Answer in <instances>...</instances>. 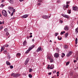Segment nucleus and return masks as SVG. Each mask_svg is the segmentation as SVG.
Segmentation results:
<instances>
[{"label": "nucleus", "mask_w": 78, "mask_h": 78, "mask_svg": "<svg viewBox=\"0 0 78 78\" xmlns=\"http://www.w3.org/2000/svg\"><path fill=\"white\" fill-rule=\"evenodd\" d=\"M2 14L4 16H5V17H7V16H8V13H7V12L6 10H4L2 11Z\"/></svg>", "instance_id": "obj_1"}, {"label": "nucleus", "mask_w": 78, "mask_h": 78, "mask_svg": "<svg viewBox=\"0 0 78 78\" xmlns=\"http://www.w3.org/2000/svg\"><path fill=\"white\" fill-rule=\"evenodd\" d=\"M20 75L19 74H16L15 73H12L11 74V76H13V77H18Z\"/></svg>", "instance_id": "obj_2"}, {"label": "nucleus", "mask_w": 78, "mask_h": 78, "mask_svg": "<svg viewBox=\"0 0 78 78\" xmlns=\"http://www.w3.org/2000/svg\"><path fill=\"white\" fill-rule=\"evenodd\" d=\"M48 58L49 60H50V62H53V58H52L51 56H49Z\"/></svg>", "instance_id": "obj_3"}, {"label": "nucleus", "mask_w": 78, "mask_h": 78, "mask_svg": "<svg viewBox=\"0 0 78 78\" xmlns=\"http://www.w3.org/2000/svg\"><path fill=\"white\" fill-rule=\"evenodd\" d=\"M62 16L63 17H65V18H67V19H69V16H68V15L62 14Z\"/></svg>", "instance_id": "obj_4"}, {"label": "nucleus", "mask_w": 78, "mask_h": 78, "mask_svg": "<svg viewBox=\"0 0 78 78\" xmlns=\"http://www.w3.org/2000/svg\"><path fill=\"white\" fill-rule=\"evenodd\" d=\"M73 9L74 11H76V10H78V8L76 6H73Z\"/></svg>", "instance_id": "obj_5"}, {"label": "nucleus", "mask_w": 78, "mask_h": 78, "mask_svg": "<svg viewBox=\"0 0 78 78\" xmlns=\"http://www.w3.org/2000/svg\"><path fill=\"white\" fill-rule=\"evenodd\" d=\"M42 1H43V0H38V5H41V3Z\"/></svg>", "instance_id": "obj_6"}, {"label": "nucleus", "mask_w": 78, "mask_h": 78, "mask_svg": "<svg viewBox=\"0 0 78 78\" xmlns=\"http://www.w3.org/2000/svg\"><path fill=\"white\" fill-rule=\"evenodd\" d=\"M29 61V58H27L25 62V63H24L25 65H27V64H28V62Z\"/></svg>", "instance_id": "obj_7"}, {"label": "nucleus", "mask_w": 78, "mask_h": 78, "mask_svg": "<svg viewBox=\"0 0 78 78\" xmlns=\"http://www.w3.org/2000/svg\"><path fill=\"white\" fill-rule=\"evenodd\" d=\"M28 17V15L26 14L23 15L22 16V18H27Z\"/></svg>", "instance_id": "obj_8"}, {"label": "nucleus", "mask_w": 78, "mask_h": 78, "mask_svg": "<svg viewBox=\"0 0 78 78\" xmlns=\"http://www.w3.org/2000/svg\"><path fill=\"white\" fill-rule=\"evenodd\" d=\"M41 47H39L37 49V50L36 51L37 52H39V51H40L41 50Z\"/></svg>", "instance_id": "obj_9"}, {"label": "nucleus", "mask_w": 78, "mask_h": 78, "mask_svg": "<svg viewBox=\"0 0 78 78\" xmlns=\"http://www.w3.org/2000/svg\"><path fill=\"white\" fill-rule=\"evenodd\" d=\"M64 30H69V27L68 26L66 25L65 26V27L64 28Z\"/></svg>", "instance_id": "obj_10"}, {"label": "nucleus", "mask_w": 78, "mask_h": 78, "mask_svg": "<svg viewBox=\"0 0 78 78\" xmlns=\"http://www.w3.org/2000/svg\"><path fill=\"white\" fill-rule=\"evenodd\" d=\"M21 54L20 53H18L16 54V56L17 58H19Z\"/></svg>", "instance_id": "obj_11"}, {"label": "nucleus", "mask_w": 78, "mask_h": 78, "mask_svg": "<svg viewBox=\"0 0 78 78\" xmlns=\"http://www.w3.org/2000/svg\"><path fill=\"white\" fill-rule=\"evenodd\" d=\"M54 56L55 58H58L59 57V54L57 53H56L54 55Z\"/></svg>", "instance_id": "obj_12"}, {"label": "nucleus", "mask_w": 78, "mask_h": 78, "mask_svg": "<svg viewBox=\"0 0 78 78\" xmlns=\"http://www.w3.org/2000/svg\"><path fill=\"white\" fill-rule=\"evenodd\" d=\"M72 51L69 52L68 54L67 55V56H70L72 55Z\"/></svg>", "instance_id": "obj_13"}, {"label": "nucleus", "mask_w": 78, "mask_h": 78, "mask_svg": "<svg viewBox=\"0 0 78 78\" xmlns=\"http://www.w3.org/2000/svg\"><path fill=\"white\" fill-rule=\"evenodd\" d=\"M34 47H35V46L34 45H32L31 47L30 48L29 50H31L32 48H34Z\"/></svg>", "instance_id": "obj_14"}, {"label": "nucleus", "mask_w": 78, "mask_h": 78, "mask_svg": "<svg viewBox=\"0 0 78 78\" xmlns=\"http://www.w3.org/2000/svg\"><path fill=\"white\" fill-rule=\"evenodd\" d=\"M42 17L43 18V19H48V17L47 16H42Z\"/></svg>", "instance_id": "obj_15"}, {"label": "nucleus", "mask_w": 78, "mask_h": 78, "mask_svg": "<svg viewBox=\"0 0 78 78\" xmlns=\"http://www.w3.org/2000/svg\"><path fill=\"white\" fill-rule=\"evenodd\" d=\"M27 41H25L23 42V45L24 46H25L27 44Z\"/></svg>", "instance_id": "obj_16"}, {"label": "nucleus", "mask_w": 78, "mask_h": 78, "mask_svg": "<svg viewBox=\"0 0 78 78\" xmlns=\"http://www.w3.org/2000/svg\"><path fill=\"white\" fill-rule=\"evenodd\" d=\"M54 68V65H51V67L50 68V69H53Z\"/></svg>", "instance_id": "obj_17"}, {"label": "nucleus", "mask_w": 78, "mask_h": 78, "mask_svg": "<svg viewBox=\"0 0 78 78\" xmlns=\"http://www.w3.org/2000/svg\"><path fill=\"white\" fill-rule=\"evenodd\" d=\"M30 48H29L26 51L25 53L26 54H27V53H28L29 52H30Z\"/></svg>", "instance_id": "obj_18"}, {"label": "nucleus", "mask_w": 78, "mask_h": 78, "mask_svg": "<svg viewBox=\"0 0 78 78\" xmlns=\"http://www.w3.org/2000/svg\"><path fill=\"white\" fill-rule=\"evenodd\" d=\"M6 64L7 65H8V66H11V63H9V62L6 61Z\"/></svg>", "instance_id": "obj_19"}, {"label": "nucleus", "mask_w": 78, "mask_h": 78, "mask_svg": "<svg viewBox=\"0 0 78 78\" xmlns=\"http://www.w3.org/2000/svg\"><path fill=\"white\" fill-rule=\"evenodd\" d=\"M5 49V47H2L1 48V51H2L3 50H4Z\"/></svg>", "instance_id": "obj_20"}, {"label": "nucleus", "mask_w": 78, "mask_h": 78, "mask_svg": "<svg viewBox=\"0 0 78 78\" xmlns=\"http://www.w3.org/2000/svg\"><path fill=\"white\" fill-rule=\"evenodd\" d=\"M9 2L10 3L12 4H13V3H14V1L13 0H9Z\"/></svg>", "instance_id": "obj_21"}, {"label": "nucleus", "mask_w": 78, "mask_h": 78, "mask_svg": "<svg viewBox=\"0 0 78 78\" xmlns=\"http://www.w3.org/2000/svg\"><path fill=\"white\" fill-rule=\"evenodd\" d=\"M9 10H12V9H14V8L12 7H9Z\"/></svg>", "instance_id": "obj_22"}, {"label": "nucleus", "mask_w": 78, "mask_h": 78, "mask_svg": "<svg viewBox=\"0 0 78 78\" xmlns=\"http://www.w3.org/2000/svg\"><path fill=\"white\" fill-rule=\"evenodd\" d=\"M4 23L5 21H3L2 22L0 21V25H2V24H4Z\"/></svg>", "instance_id": "obj_23"}, {"label": "nucleus", "mask_w": 78, "mask_h": 78, "mask_svg": "<svg viewBox=\"0 0 78 78\" xmlns=\"http://www.w3.org/2000/svg\"><path fill=\"white\" fill-rule=\"evenodd\" d=\"M77 43H78V38H76L75 40L76 44H77Z\"/></svg>", "instance_id": "obj_24"}, {"label": "nucleus", "mask_w": 78, "mask_h": 78, "mask_svg": "<svg viewBox=\"0 0 78 78\" xmlns=\"http://www.w3.org/2000/svg\"><path fill=\"white\" fill-rule=\"evenodd\" d=\"M68 35H69V33H66L65 34V37H67V36H68Z\"/></svg>", "instance_id": "obj_25"}, {"label": "nucleus", "mask_w": 78, "mask_h": 78, "mask_svg": "<svg viewBox=\"0 0 78 78\" xmlns=\"http://www.w3.org/2000/svg\"><path fill=\"white\" fill-rule=\"evenodd\" d=\"M61 56H62V58L64 57V56H65V54H64V53H62Z\"/></svg>", "instance_id": "obj_26"}, {"label": "nucleus", "mask_w": 78, "mask_h": 78, "mask_svg": "<svg viewBox=\"0 0 78 78\" xmlns=\"http://www.w3.org/2000/svg\"><path fill=\"white\" fill-rule=\"evenodd\" d=\"M78 28H77L76 29L75 32H76V33H78Z\"/></svg>", "instance_id": "obj_27"}, {"label": "nucleus", "mask_w": 78, "mask_h": 78, "mask_svg": "<svg viewBox=\"0 0 78 78\" xmlns=\"http://www.w3.org/2000/svg\"><path fill=\"white\" fill-rule=\"evenodd\" d=\"M68 13L70 14V13H71V10H68Z\"/></svg>", "instance_id": "obj_28"}, {"label": "nucleus", "mask_w": 78, "mask_h": 78, "mask_svg": "<svg viewBox=\"0 0 78 78\" xmlns=\"http://www.w3.org/2000/svg\"><path fill=\"white\" fill-rule=\"evenodd\" d=\"M67 47H68V46L67 45H65L64 47V48L65 49H66V48H67Z\"/></svg>", "instance_id": "obj_29"}, {"label": "nucleus", "mask_w": 78, "mask_h": 78, "mask_svg": "<svg viewBox=\"0 0 78 78\" xmlns=\"http://www.w3.org/2000/svg\"><path fill=\"white\" fill-rule=\"evenodd\" d=\"M65 33V31H64L63 32H61L60 34H61L62 35V34H64V33Z\"/></svg>", "instance_id": "obj_30"}, {"label": "nucleus", "mask_w": 78, "mask_h": 78, "mask_svg": "<svg viewBox=\"0 0 78 78\" xmlns=\"http://www.w3.org/2000/svg\"><path fill=\"white\" fill-rule=\"evenodd\" d=\"M9 47V45L8 44H5L4 45V47Z\"/></svg>", "instance_id": "obj_31"}, {"label": "nucleus", "mask_w": 78, "mask_h": 78, "mask_svg": "<svg viewBox=\"0 0 78 78\" xmlns=\"http://www.w3.org/2000/svg\"><path fill=\"white\" fill-rule=\"evenodd\" d=\"M29 78H32V75L31 74H29Z\"/></svg>", "instance_id": "obj_32"}, {"label": "nucleus", "mask_w": 78, "mask_h": 78, "mask_svg": "<svg viewBox=\"0 0 78 78\" xmlns=\"http://www.w3.org/2000/svg\"><path fill=\"white\" fill-rule=\"evenodd\" d=\"M66 4L68 5L70 3V2H69V1L66 2Z\"/></svg>", "instance_id": "obj_33"}, {"label": "nucleus", "mask_w": 78, "mask_h": 78, "mask_svg": "<svg viewBox=\"0 0 78 78\" xmlns=\"http://www.w3.org/2000/svg\"><path fill=\"white\" fill-rule=\"evenodd\" d=\"M58 33H55V36H58Z\"/></svg>", "instance_id": "obj_34"}, {"label": "nucleus", "mask_w": 78, "mask_h": 78, "mask_svg": "<svg viewBox=\"0 0 78 78\" xmlns=\"http://www.w3.org/2000/svg\"><path fill=\"white\" fill-rule=\"evenodd\" d=\"M4 5L3 4H2L1 5V8H3L4 6Z\"/></svg>", "instance_id": "obj_35"}, {"label": "nucleus", "mask_w": 78, "mask_h": 78, "mask_svg": "<svg viewBox=\"0 0 78 78\" xmlns=\"http://www.w3.org/2000/svg\"><path fill=\"white\" fill-rule=\"evenodd\" d=\"M69 64V62H67L66 64V66H68Z\"/></svg>", "instance_id": "obj_36"}, {"label": "nucleus", "mask_w": 78, "mask_h": 78, "mask_svg": "<svg viewBox=\"0 0 78 78\" xmlns=\"http://www.w3.org/2000/svg\"><path fill=\"white\" fill-rule=\"evenodd\" d=\"M69 5H67L65 7V8H68V7H69Z\"/></svg>", "instance_id": "obj_37"}, {"label": "nucleus", "mask_w": 78, "mask_h": 78, "mask_svg": "<svg viewBox=\"0 0 78 78\" xmlns=\"http://www.w3.org/2000/svg\"><path fill=\"white\" fill-rule=\"evenodd\" d=\"M32 70V69H29V72H31Z\"/></svg>", "instance_id": "obj_38"}, {"label": "nucleus", "mask_w": 78, "mask_h": 78, "mask_svg": "<svg viewBox=\"0 0 78 78\" xmlns=\"http://www.w3.org/2000/svg\"><path fill=\"white\" fill-rule=\"evenodd\" d=\"M16 12V9H14L12 10V12H13L14 13V12Z\"/></svg>", "instance_id": "obj_39"}, {"label": "nucleus", "mask_w": 78, "mask_h": 78, "mask_svg": "<svg viewBox=\"0 0 78 78\" xmlns=\"http://www.w3.org/2000/svg\"><path fill=\"white\" fill-rule=\"evenodd\" d=\"M7 57H8V58H9V59H10V58H11V57L10 56V55H8V56H7Z\"/></svg>", "instance_id": "obj_40"}, {"label": "nucleus", "mask_w": 78, "mask_h": 78, "mask_svg": "<svg viewBox=\"0 0 78 78\" xmlns=\"http://www.w3.org/2000/svg\"><path fill=\"white\" fill-rule=\"evenodd\" d=\"M9 34V33H8V32H7L6 34V36H8V35Z\"/></svg>", "instance_id": "obj_41"}, {"label": "nucleus", "mask_w": 78, "mask_h": 78, "mask_svg": "<svg viewBox=\"0 0 78 78\" xmlns=\"http://www.w3.org/2000/svg\"><path fill=\"white\" fill-rule=\"evenodd\" d=\"M13 19H14V17L12 18L10 20H13Z\"/></svg>", "instance_id": "obj_42"}, {"label": "nucleus", "mask_w": 78, "mask_h": 78, "mask_svg": "<svg viewBox=\"0 0 78 78\" xmlns=\"http://www.w3.org/2000/svg\"><path fill=\"white\" fill-rule=\"evenodd\" d=\"M10 67L11 69H13V66H10Z\"/></svg>", "instance_id": "obj_43"}, {"label": "nucleus", "mask_w": 78, "mask_h": 78, "mask_svg": "<svg viewBox=\"0 0 78 78\" xmlns=\"http://www.w3.org/2000/svg\"><path fill=\"white\" fill-rule=\"evenodd\" d=\"M47 68V69H50V65H48V67Z\"/></svg>", "instance_id": "obj_44"}, {"label": "nucleus", "mask_w": 78, "mask_h": 78, "mask_svg": "<svg viewBox=\"0 0 78 78\" xmlns=\"http://www.w3.org/2000/svg\"><path fill=\"white\" fill-rule=\"evenodd\" d=\"M13 14H14V13H13V12H12L11 15V16H13Z\"/></svg>", "instance_id": "obj_45"}, {"label": "nucleus", "mask_w": 78, "mask_h": 78, "mask_svg": "<svg viewBox=\"0 0 78 78\" xmlns=\"http://www.w3.org/2000/svg\"><path fill=\"white\" fill-rule=\"evenodd\" d=\"M2 28H3V26H1V27H0V30H2Z\"/></svg>", "instance_id": "obj_46"}, {"label": "nucleus", "mask_w": 78, "mask_h": 78, "mask_svg": "<svg viewBox=\"0 0 78 78\" xmlns=\"http://www.w3.org/2000/svg\"><path fill=\"white\" fill-rule=\"evenodd\" d=\"M53 78H56V76H54L53 77H52Z\"/></svg>", "instance_id": "obj_47"}, {"label": "nucleus", "mask_w": 78, "mask_h": 78, "mask_svg": "<svg viewBox=\"0 0 78 78\" xmlns=\"http://www.w3.org/2000/svg\"><path fill=\"white\" fill-rule=\"evenodd\" d=\"M7 28H5L4 29V31H6L7 30Z\"/></svg>", "instance_id": "obj_48"}, {"label": "nucleus", "mask_w": 78, "mask_h": 78, "mask_svg": "<svg viewBox=\"0 0 78 78\" xmlns=\"http://www.w3.org/2000/svg\"><path fill=\"white\" fill-rule=\"evenodd\" d=\"M63 9H64V10H66V7H65V6H64Z\"/></svg>", "instance_id": "obj_49"}, {"label": "nucleus", "mask_w": 78, "mask_h": 78, "mask_svg": "<svg viewBox=\"0 0 78 78\" xmlns=\"http://www.w3.org/2000/svg\"><path fill=\"white\" fill-rule=\"evenodd\" d=\"M56 72V71H54L53 72V73H55Z\"/></svg>", "instance_id": "obj_50"}, {"label": "nucleus", "mask_w": 78, "mask_h": 78, "mask_svg": "<svg viewBox=\"0 0 78 78\" xmlns=\"http://www.w3.org/2000/svg\"><path fill=\"white\" fill-rule=\"evenodd\" d=\"M25 0H20V2H23V1H24Z\"/></svg>", "instance_id": "obj_51"}, {"label": "nucleus", "mask_w": 78, "mask_h": 78, "mask_svg": "<svg viewBox=\"0 0 78 78\" xmlns=\"http://www.w3.org/2000/svg\"><path fill=\"white\" fill-rule=\"evenodd\" d=\"M60 22H61V23H62L63 22V21H62V20H60Z\"/></svg>", "instance_id": "obj_52"}, {"label": "nucleus", "mask_w": 78, "mask_h": 78, "mask_svg": "<svg viewBox=\"0 0 78 78\" xmlns=\"http://www.w3.org/2000/svg\"><path fill=\"white\" fill-rule=\"evenodd\" d=\"M70 75H71V76H72V75H73V73H71Z\"/></svg>", "instance_id": "obj_53"}, {"label": "nucleus", "mask_w": 78, "mask_h": 78, "mask_svg": "<svg viewBox=\"0 0 78 78\" xmlns=\"http://www.w3.org/2000/svg\"><path fill=\"white\" fill-rule=\"evenodd\" d=\"M51 73H48V75H51Z\"/></svg>", "instance_id": "obj_54"}, {"label": "nucleus", "mask_w": 78, "mask_h": 78, "mask_svg": "<svg viewBox=\"0 0 78 78\" xmlns=\"http://www.w3.org/2000/svg\"><path fill=\"white\" fill-rule=\"evenodd\" d=\"M74 63H75V62H76V60H74Z\"/></svg>", "instance_id": "obj_55"}, {"label": "nucleus", "mask_w": 78, "mask_h": 78, "mask_svg": "<svg viewBox=\"0 0 78 78\" xmlns=\"http://www.w3.org/2000/svg\"><path fill=\"white\" fill-rule=\"evenodd\" d=\"M4 2H5V0H2V3Z\"/></svg>", "instance_id": "obj_56"}, {"label": "nucleus", "mask_w": 78, "mask_h": 78, "mask_svg": "<svg viewBox=\"0 0 78 78\" xmlns=\"http://www.w3.org/2000/svg\"><path fill=\"white\" fill-rule=\"evenodd\" d=\"M27 39H29L30 38V37H29V36H27Z\"/></svg>", "instance_id": "obj_57"}, {"label": "nucleus", "mask_w": 78, "mask_h": 78, "mask_svg": "<svg viewBox=\"0 0 78 78\" xmlns=\"http://www.w3.org/2000/svg\"><path fill=\"white\" fill-rule=\"evenodd\" d=\"M33 37V36L32 35H30V37Z\"/></svg>", "instance_id": "obj_58"}, {"label": "nucleus", "mask_w": 78, "mask_h": 78, "mask_svg": "<svg viewBox=\"0 0 78 78\" xmlns=\"http://www.w3.org/2000/svg\"><path fill=\"white\" fill-rule=\"evenodd\" d=\"M56 73L57 74H59V71L57 72Z\"/></svg>", "instance_id": "obj_59"}, {"label": "nucleus", "mask_w": 78, "mask_h": 78, "mask_svg": "<svg viewBox=\"0 0 78 78\" xmlns=\"http://www.w3.org/2000/svg\"><path fill=\"white\" fill-rule=\"evenodd\" d=\"M62 39V37H60V38L59 39V40H61Z\"/></svg>", "instance_id": "obj_60"}, {"label": "nucleus", "mask_w": 78, "mask_h": 78, "mask_svg": "<svg viewBox=\"0 0 78 78\" xmlns=\"http://www.w3.org/2000/svg\"><path fill=\"white\" fill-rule=\"evenodd\" d=\"M32 41L33 42H34V39H33L32 40Z\"/></svg>", "instance_id": "obj_61"}, {"label": "nucleus", "mask_w": 78, "mask_h": 78, "mask_svg": "<svg viewBox=\"0 0 78 78\" xmlns=\"http://www.w3.org/2000/svg\"><path fill=\"white\" fill-rule=\"evenodd\" d=\"M58 40H59V37H58Z\"/></svg>", "instance_id": "obj_62"}, {"label": "nucleus", "mask_w": 78, "mask_h": 78, "mask_svg": "<svg viewBox=\"0 0 78 78\" xmlns=\"http://www.w3.org/2000/svg\"><path fill=\"white\" fill-rule=\"evenodd\" d=\"M30 35H31V34H32V33H30Z\"/></svg>", "instance_id": "obj_63"}, {"label": "nucleus", "mask_w": 78, "mask_h": 78, "mask_svg": "<svg viewBox=\"0 0 78 78\" xmlns=\"http://www.w3.org/2000/svg\"><path fill=\"white\" fill-rule=\"evenodd\" d=\"M4 51L5 52H6V50H4Z\"/></svg>", "instance_id": "obj_64"}]
</instances>
